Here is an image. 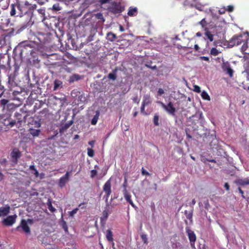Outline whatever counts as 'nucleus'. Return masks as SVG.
<instances>
[{
  "label": "nucleus",
  "instance_id": "nucleus-1",
  "mask_svg": "<svg viewBox=\"0 0 249 249\" xmlns=\"http://www.w3.org/2000/svg\"><path fill=\"white\" fill-rule=\"evenodd\" d=\"M36 4H32L28 1L15 0L9 6L10 14L12 17H22L24 15L32 14L36 9Z\"/></svg>",
  "mask_w": 249,
  "mask_h": 249
},
{
  "label": "nucleus",
  "instance_id": "nucleus-2",
  "mask_svg": "<svg viewBox=\"0 0 249 249\" xmlns=\"http://www.w3.org/2000/svg\"><path fill=\"white\" fill-rule=\"evenodd\" d=\"M108 10L113 14H120L124 10V7L120 2L113 1L108 7Z\"/></svg>",
  "mask_w": 249,
  "mask_h": 249
},
{
  "label": "nucleus",
  "instance_id": "nucleus-3",
  "mask_svg": "<svg viewBox=\"0 0 249 249\" xmlns=\"http://www.w3.org/2000/svg\"><path fill=\"white\" fill-rule=\"evenodd\" d=\"M244 36L242 34L235 35L230 40V43L233 46L240 45L243 42H244Z\"/></svg>",
  "mask_w": 249,
  "mask_h": 249
},
{
  "label": "nucleus",
  "instance_id": "nucleus-4",
  "mask_svg": "<svg viewBox=\"0 0 249 249\" xmlns=\"http://www.w3.org/2000/svg\"><path fill=\"white\" fill-rule=\"evenodd\" d=\"M161 104L162 107L167 111L168 113L174 116L175 115L176 112V108L174 107L173 104L172 102H170L167 105H165L162 102H160Z\"/></svg>",
  "mask_w": 249,
  "mask_h": 249
},
{
  "label": "nucleus",
  "instance_id": "nucleus-5",
  "mask_svg": "<svg viewBox=\"0 0 249 249\" xmlns=\"http://www.w3.org/2000/svg\"><path fill=\"white\" fill-rule=\"evenodd\" d=\"M50 101L53 102L55 105H58L59 107L64 106L66 102V98L65 97L61 98H58L56 96H53Z\"/></svg>",
  "mask_w": 249,
  "mask_h": 249
},
{
  "label": "nucleus",
  "instance_id": "nucleus-6",
  "mask_svg": "<svg viewBox=\"0 0 249 249\" xmlns=\"http://www.w3.org/2000/svg\"><path fill=\"white\" fill-rule=\"evenodd\" d=\"M186 231L190 242L191 246L192 247H194L196 241V235L194 232L191 230L189 228H186Z\"/></svg>",
  "mask_w": 249,
  "mask_h": 249
},
{
  "label": "nucleus",
  "instance_id": "nucleus-7",
  "mask_svg": "<svg viewBox=\"0 0 249 249\" xmlns=\"http://www.w3.org/2000/svg\"><path fill=\"white\" fill-rule=\"evenodd\" d=\"M16 215H10L7 216L6 218L3 220V224L7 226H12L16 222V219L17 218Z\"/></svg>",
  "mask_w": 249,
  "mask_h": 249
},
{
  "label": "nucleus",
  "instance_id": "nucleus-8",
  "mask_svg": "<svg viewBox=\"0 0 249 249\" xmlns=\"http://www.w3.org/2000/svg\"><path fill=\"white\" fill-rule=\"evenodd\" d=\"M103 191L106 193V199L107 200L111 193L110 180H108L103 186Z\"/></svg>",
  "mask_w": 249,
  "mask_h": 249
},
{
  "label": "nucleus",
  "instance_id": "nucleus-9",
  "mask_svg": "<svg viewBox=\"0 0 249 249\" xmlns=\"http://www.w3.org/2000/svg\"><path fill=\"white\" fill-rule=\"evenodd\" d=\"M11 158L14 160L15 163H17L18 159H19L21 156L20 151L18 149L14 148L11 153Z\"/></svg>",
  "mask_w": 249,
  "mask_h": 249
},
{
  "label": "nucleus",
  "instance_id": "nucleus-10",
  "mask_svg": "<svg viewBox=\"0 0 249 249\" xmlns=\"http://www.w3.org/2000/svg\"><path fill=\"white\" fill-rule=\"evenodd\" d=\"M21 228L22 230L26 233H29L30 232V228L28 226L27 222L25 220L22 219L21 221L20 225L17 227V229L18 230V229Z\"/></svg>",
  "mask_w": 249,
  "mask_h": 249
},
{
  "label": "nucleus",
  "instance_id": "nucleus-11",
  "mask_svg": "<svg viewBox=\"0 0 249 249\" xmlns=\"http://www.w3.org/2000/svg\"><path fill=\"white\" fill-rule=\"evenodd\" d=\"M69 176L70 172L67 171L64 176L60 178L59 181V185L60 187H62L65 185L66 183L69 179Z\"/></svg>",
  "mask_w": 249,
  "mask_h": 249
},
{
  "label": "nucleus",
  "instance_id": "nucleus-12",
  "mask_svg": "<svg viewBox=\"0 0 249 249\" xmlns=\"http://www.w3.org/2000/svg\"><path fill=\"white\" fill-rule=\"evenodd\" d=\"M124 197L126 201L128 202L132 207L135 208L136 206L133 203V201L131 199V196L130 193L128 192L127 190H124V192L123 193Z\"/></svg>",
  "mask_w": 249,
  "mask_h": 249
},
{
  "label": "nucleus",
  "instance_id": "nucleus-13",
  "mask_svg": "<svg viewBox=\"0 0 249 249\" xmlns=\"http://www.w3.org/2000/svg\"><path fill=\"white\" fill-rule=\"evenodd\" d=\"M10 206L8 205L5 207H1L0 208V217L6 215L10 212Z\"/></svg>",
  "mask_w": 249,
  "mask_h": 249
},
{
  "label": "nucleus",
  "instance_id": "nucleus-14",
  "mask_svg": "<svg viewBox=\"0 0 249 249\" xmlns=\"http://www.w3.org/2000/svg\"><path fill=\"white\" fill-rule=\"evenodd\" d=\"M72 124L73 121L71 120L61 125V127L59 128V132L63 133L65 131L68 129Z\"/></svg>",
  "mask_w": 249,
  "mask_h": 249
},
{
  "label": "nucleus",
  "instance_id": "nucleus-15",
  "mask_svg": "<svg viewBox=\"0 0 249 249\" xmlns=\"http://www.w3.org/2000/svg\"><path fill=\"white\" fill-rule=\"evenodd\" d=\"M108 216V210H105L102 213V215L100 217L101 224H104Z\"/></svg>",
  "mask_w": 249,
  "mask_h": 249
},
{
  "label": "nucleus",
  "instance_id": "nucleus-16",
  "mask_svg": "<svg viewBox=\"0 0 249 249\" xmlns=\"http://www.w3.org/2000/svg\"><path fill=\"white\" fill-rule=\"evenodd\" d=\"M210 23V22L207 20L206 18H204L200 21H199V24L203 29H204L205 31H207L209 29L207 26Z\"/></svg>",
  "mask_w": 249,
  "mask_h": 249
},
{
  "label": "nucleus",
  "instance_id": "nucleus-17",
  "mask_svg": "<svg viewBox=\"0 0 249 249\" xmlns=\"http://www.w3.org/2000/svg\"><path fill=\"white\" fill-rule=\"evenodd\" d=\"M235 182L239 185L244 186L245 185H249V178L238 179L236 180Z\"/></svg>",
  "mask_w": 249,
  "mask_h": 249
},
{
  "label": "nucleus",
  "instance_id": "nucleus-18",
  "mask_svg": "<svg viewBox=\"0 0 249 249\" xmlns=\"http://www.w3.org/2000/svg\"><path fill=\"white\" fill-rule=\"evenodd\" d=\"M138 14V9L137 7H130L127 14L129 16H136Z\"/></svg>",
  "mask_w": 249,
  "mask_h": 249
},
{
  "label": "nucleus",
  "instance_id": "nucleus-19",
  "mask_svg": "<svg viewBox=\"0 0 249 249\" xmlns=\"http://www.w3.org/2000/svg\"><path fill=\"white\" fill-rule=\"evenodd\" d=\"M223 69L224 71H226L227 73L228 74V75L231 78L233 77V71L231 68L229 64H228L227 65L225 66V67H223Z\"/></svg>",
  "mask_w": 249,
  "mask_h": 249
},
{
  "label": "nucleus",
  "instance_id": "nucleus-20",
  "mask_svg": "<svg viewBox=\"0 0 249 249\" xmlns=\"http://www.w3.org/2000/svg\"><path fill=\"white\" fill-rule=\"evenodd\" d=\"M16 121H11L10 119H4L3 122V124L8 127H12L16 124Z\"/></svg>",
  "mask_w": 249,
  "mask_h": 249
},
{
  "label": "nucleus",
  "instance_id": "nucleus-21",
  "mask_svg": "<svg viewBox=\"0 0 249 249\" xmlns=\"http://www.w3.org/2000/svg\"><path fill=\"white\" fill-rule=\"evenodd\" d=\"M113 234L111 230H107L106 232V237L108 241H112L113 240Z\"/></svg>",
  "mask_w": 249,
  "mask_h": 249
},
{
  "label": "nucleus",
  "instance_id": "nucleus-22",
  "mask_svg": "<svg viewBox=\"0 0 249 249\" xmlns=\"http://www.w3.org/2000/svg\"><path fill=\"white\" fill-rule=\"evenodd\" d=\"M29 132L32 136L37 137L39 135L40 133V130L30 128L29 129Z\"/></svg>",
  "mask_w": 249,
  "mask_h": 249
},
{
  "label": "nucleus",
  "instance_id": "nucleus-23",
  "mask_svg": "<svg viewBox=\"0 0 249 249\" xmlns=\"http://www.w3.org/2000/svg\"><path fill=\"white\" fill-rule=\"evenodd\" d=\"M245 40L244 41V42H242L243 44L241 48V51L243 53H245V52L247 50V49L248 48V38L247 36H245Z\"/></svg>",
  "mask_w": 249,
  "mask_h": 249
},
{
  "label": "nucleus",
  "instance_id": "nucleus-24",
  "mask_svg": "<svg viewBox=\"0 0 249 249\" xmlns=\"http://www.w3.org/2000/svg\"><path fill=\"white\" fill-rule=\"evenodd\" d=\"M118 71V69L115 68L113 70L112 72L109 73L108 75V78L113 81H114L116 79V73Z\"/></svg>",
  "mask_w": 249,
  "mask_h": 249
},
{
  "label": "nucleus",
  "instance_id": "nucleus-25",
  "mask_svg": "<svg viewBox=\"0 0 249 249\" xmlns=\"http://www.w3.org/2000/svg\"><path fill=\"white\" fill-rule=\"evenodd\" d=\"M15 116L17 118V121L16 122L18 124H20L23 120L25 121V116L22 117V115L18 113H16Z\"/></svg>",
  "mask_w": 249,
  "mask_h": 249
},
{
  "label": "nucleus",
  "instance_id": "nucleus-26",
  "mask_svg": "<svg viewBox=\"0 0 249 249\" xmlns=\"http://www.w3.org/2000/svg\"><path fill=\"white\" fill-rule=\"evenodd\" d=\"M62 82L60 80H55L54 81L53 90H55L60 87H62Z\"/></svg>",
  "mask_w": 249,
  "mask_h": 249
},
{
  "label": "nucleus",
  "instance_id": "nucleus-27",
  "mask_svg": "<svg viewBox=\"0 0 249 249\" xmlns=\"http://www.w3.org/2000/svg\"><path fill=\"white\" fill-rule=\"evenodd\" d=\"M107 37L108 40L110 41H113L117 38V36L114 33L109 32L107 34Z\"/></svg>",
  "mask_w": 249,
  "mask_h": 249
},
{
  "label": "nucleus",
  "instance_id": "nucleus-28",
  "mask_svg": "<svg viewBox=\"0 0 249 249\" xmlns=\"http://www.w3.org/2000/svg\"><path fill=\"white\" fill-rule=\"evenodd\" d=\"M201 96L203 100H207V101H210V100H211V98H210V96L208 95L207 92L205 90H203L201 92Z\"/></svg>",
  "mask_w": 249,
  "mask_h": 249
},
{
  "label": "nucleus",
  "instance_id": "nucleus-29",
  "mask_svg": "<svg viewBox=\"0 0 249 249\" xmlns=\"http://www.w3.org/2000/svg\"><path fill=\"white\" fill-rule=\"evenodd\" d=\"M151 103L150 96L148 95L144 96L143 97V100L142 103V104L145 106L148 105Z\"/></svg>",
  "mask_w": 249,
  "mask_h": 249
},
{
  "label": "nucleus",
  "instance_id": "nucleus-30",
  "mask_svg": "<svg viewBox=\"0 0 249 249\" xmlns=\"http://www.w3.org/2000/svg\"><path fill=\"white\" fill-rule=\"evenodd\" d=\"M99 116V112H97L96 114L94 116L91 121V124L92 125H95L97 124Z\"/></svg>",
  "mask_w": 249,
  "mask_h": 249
},
{
  "label": "nucleus",
  "instance_id": "nucleus-31",
  "mask_svg": "<svg viewBox=\"0 0 249 249\" xmlns=\"http://www.w3.org/2000/svg\"><path fill=\"white\" fill-rule=\"evenodd\" d=\"M205 31V36H207V38L209 39L210 41H213V36L208 30Z\"/></svg>",
  "mask_w": 249,
  "mask_h": 249
},
{
  "label": "nucleus",
  "instance_id": "nucleus-32",
  "mask_svg": "<svg viewBox=\"0 0 249 249\" xmlns=\"http://www.w3.org/2000/svg\"><path fill=\"white\" fill-rule=\"evenodd\" d=\"M219 53L218 50L215 48H212L210 51V54L213 56L217 55Z\"/></svg>",
  "mask_w": 249,
  "mask_h": 249
},
{
  "label": "nucleus",
  "instance_id": "nucleus-33",
  "mask_svg": "<svg viewBox=\"0 0 249 249\" xmlns=\"http://www.w3.org/2000/svg\"><path fill=\"white\" fill-rule=\"evenodd\" d=\"M47 205L48 208L50 211L52 213L55 212V209L53 206L52 202L50 201L49 200L48 202L47 203Z\"/></svg>",
  "mask_w": 249,
  "mask_h": 249
},
{
  "label": "nucleus",
  "instance_id": "nucleus-34",
  "mask_svg": "<svg viewBox=\"0 0 249 249\" xmlns=\"http://www.w3.org/2000/svg\"><path fill=\"white\" fill-rule=\"evenodd\" d=\"M52 9L55 11H58L61 9V7L60 6L59 4L56 3L53 5Z\"/></svg>",
  "mask_w": 249,
  "mask_h": 249
},
{
  "label": "nucleus",
  "instance_id": "nucleus-35",
  "mask_svg": "<svg viewBox=\"0 0 249 249\" xmlns=\"http://www.w3.org/2000/svg\"><path fill=\"white\" fill-rule=\"evenodd\" d=\"M88 155L90 157H93L94 156V151L92 149L88 148L87 149Z\"/></svg>",
  "mask_w": 249,
  "mask_h": 249
},
{
  "label": "nucleus",
  "instance_id": "nucleus-36",
  "mask_svg": "<svg viewBox=\"0 0 249 249\" xmlns=\"http://www.w3.org/2000/svg\"><path fill=\"white\" fill-rule=\"evenodd\" d=\"M62 227L66 233L68 232V228L66 222L64 221H63L62 222Z\"/></svg>",
  "mask_w": 249,
  "mask_h": 249
},
{
  "label": "nucleus",
  "instance_id": "nucleus-37",
  "mask_svg": "<svg viewBox=\"0 0 249 249\" xmlns=\"http://www.w3.org/2000/svg\"><path fill=\"white\" fill-rule=\"evenodd\" d=\"M174 45L175 46H176L177 47V48L178 49H181V48H183V49L184 50H186V49L187 48H192V46H187V47H183L181 45L178 44V43H174Z\"/></svg>",
  "mask_w": 249,
  "mask_h": 249
},
{
  "label": "nucleus",
  "instance_id": "nucleus-38",
  "mask_svg": "<svg viewBox=\"0 0 249 249\" xmlns=\"http://www.w3.org/2000/svg\"><path fill=\"white\" fill-rule=\"evenodd\" d=\"M154 124L158 126L159 125V116L158 115H155L153 119Z\"/></svg>",
  "mask_w": 249,
  "mask_h": 249
},
{
  "label": "nucleus",
  "instance_id": "nucleus-39",
  "mask_svg": "<svg viewBox=\"0 0 249 249\" xmlns=\"http://www.w3.org/2000/svg\"><path fill=\"white\" fill-rule=\"evenodd\" d=\"M78 210H79L78 208H76L73 209V210H72L71 211L69 212V215L70 216H73L75 213H76L77 212Z\"/></svg>",
  "mask_w": 249,
  "mask_h": 249
},
{
  "label": "nucleus",
  "instance_id": "nucleus-40",
  "mask_svg": "<svg viewBox=\"0 0 249 249\" xmlns=\"http://www.w3.org/2000/svg\"><path fill=\"white\" fill-rule=\"evenodd\" d=\"M79 95H78V100H80L81 102H84L86 100V98L85 96H83L82 94H81V93L80 92H78Z\"/></svg>",
  "mask_w": 249,
  "mask_h": 249
},
{
  "label": "nucleus",
  "instance_id": "nucleus-41",
  "mask_svg": "<svg viewBox=\"0 0 249 249\" xmlns=\"http://www.w3.org/2000/svg\"><path fill=\"white\" fill-rule=\"evenodd\" d=\"M141 237L144 243H147V235L146 234H142L141 235Z\"/></svg>",
  "mask_w": 249,
  "mask_h": 249
},
{
  "label": "nucleus",
  "instance_id": "nucleus-42",
  "mask_svg": "<svg viewBox=\"0 0 249 249\" xmlns=\"http://www.w3.org/2000/svg\"><path fill=\"white\" fill-rule=\"evenodd\" d=\"M185 214L187 218V219H188L189 220L192 219V213H188L187 211H185Z\"/></svg>",
  "mask_w": 249,
  "mask_h": 249
},
{
  "label": "nucleus",
  "instance_id": "nucleus-43",
  "mask_svg": "<svg viewBox=\"0 0 249 249\" xmlns=\"http://www.w3.org/2000/svg\"><path fill=\"white\" fill-rule=\"evenodd\" d=\"M127 179L126 178H124V182L123 184V188H124V189H123V193L124 192V190L125 189V190H127L126 188H127Z\"/></svg>",
  "mask_w": 249,
  "mask_h": 249
},
{
  "label": "nucleus",
  "instance_id": "nucleus-44",
  "mask_svg": "<svg viewBox=\"0 0 249 249\" xmlns=\"http://www.w3.org/2000/svg\"><path fill=\"white\" fill-rule=\"evenodd\" d=\"M234 10V7L232 5H228L226 8V10L229 12H232Z\"/></svg>",
  "mask_w": 249,
  "mask_h": 249
},
{
  "label": "nucleus",
  "instance_id": "nucleus-45",
  "mask_svg": "<svg viewBox=\"0 0 249 249\" xmlns=\"http://www.w3.org/2000/svg\"><path fill=\"white\" fill-rule=\"evenodd\" d=\"M194 90L195 91H196V92H197V93L200 92V91H201L200 88L198 86L195 85L194 86Z\"/></svg>",
  "mask_w": 249,
  "mask_h": 249
},
{
  "label": "nucleus",
  "instance_id": "nucleus-46",
  "mask_svg": "<svg viewBox=\"0 0 249 249\" xmlns=\"http://www.w3.org/2000/svg\"><path fill=\"white\" fill-rule=\"evenodd\" d=\"M36 127L39 128L41 126V124L40 123V121H35L33 124Z\"/></svg>",
  "mask_w": 249,
  "mask_h": 249
},
{
  "label": "nucleus",
  "instance_id": "nucleus-47",
  "mask_svg": "<svg viewBox=\"0 0 249 249\" xmlns=\"http://www.w3.org/2000/svg\"><path fill=\"white\" fill-rule=\"evenodd\" d=\"M90 173H91L90 177H91V178H93L95 176H96V175L97 174V172L96 170H92L90 172Z\"/></svg>",
  "mask_w": 249,
  "mask_h": 249
},
{
  "label": "nucleus",
  "instance_id": "nucleus-48",
  "mask_svg": "<svg viewBox=\"0 0 249 249\" xmlns=\"http://www.w3.org/2000/svg\"><path fill=\"white\" fill-rule=\"evenodd\" d=\"M99 2L101 4H103L108 3L110 0H96Z\"/></svg>",
  "mask_w": 249,
  "mask_h": 249
},
{
  "label": "nucleus",
  "instance_id": "nucleus-49",
  "mask_svg": "<svg viewBox=\"0 0 249 249\" xmlns=\"http://www.w3.org/2000/svg\"><path fill=\"white\" fill-rule=\"evenodd\" d=\"M8 100L7 99H2L0 101V104L3 106H4L5 105H6L8 103Z\"/></svg>",
  "mask_w": 249,
  "mask_h": 249
},
{
  "label": "nucleus",
  "instance_id": "nucleus-50",
  "mask_svg": "<svg viewBox=\"0 0 249 249\" xmlns=\"http://www.w3.org/2000/svg\"><path fill=\"white\" fill-rule=\"evenodd\" d=\"M142 175L149 176V173L146 171L143 167L142 169Z\"/></svg>",
  "mask_w": 249,
  "mask_h": 249
},
{
  "label": "nucleus",
  "instance_id": "nucleus-51",
  "mask_svg": "<svg viewBox=\"0 0 249 249\" xmlns=\"http://www.w3.org/2000/svg\"><path fill=\"white\" fill-rule=\"evenodd\" d=\"M244 58L247 62L248 63V66L249 67V53H248L246 56H244Z\"/></svg>",
  "mask_w": 249,
  "mask_h": 249
},
{
  "label": "nucleus",
  "instance_id": "nucleus-52",
  "mask_svg": "<svg viewBox=\"0 0 249 249\" xmlns=\"http://www.w3.org/2000/svg\"><path fill=\"white\" fill-rule=\"evenodd\" d=\"M199 58L201 60H204V61H209V58L207 56H200L199 57Z\"/></svg>",
  "mask_w": 249,
  "mask_h": 249
},
{
  "label": "nucleus",
  "instance_id": "nucleus-53",
  "mask_svg": "<svg viewBox=\"0 0 249 249\" xmlns=\"http://www.w3.org/2000/svg\"><path fill=\"white\" fill-rule=\"evenodd\" d=\"M238 190L239 192V193L241 194V196H242V197L243 198H245V196H244V192L241 189L240 187H239L238 188Z\"/></svg>",
  "mask_w": 249,
  "mask_h": 249
},
{
  "label": "nucleus",
  "instance_id": "nucleus-54",
  "mask_svg": "<svg viewBox=\"0 0 249 249\" xmlns=\"http://www.w3.org/2000/svg\"><path fill=\"white\" fill-rule=\"evenodd\" d=\"M158 93L159 95H162L164 93V91L162 89H159Z\"/></svg>",
  "mask_w": 249,
  "mask_h": 249
},
{
  "label": "nucleus",
  "instance_id": "nucleus-55",
  "mask_svg": "<svg viewBox=\"0 0 249 249\" xmlns=\"http://www.w3.org/2000/svg\"><path fill=\"white\" fill-rule=\"evenodd\" d=\"M224 188L227 191H229L230 190V185L228 184V183H225L224 184Z\"/></svg>",
  "mask_w": 249,
  "mask_h": 249
},
{
  "label": "nucleus",
  "instance_id": "nucleus-56",
  "mask_svg": "<svg viewBox=\"0 0 249 249\" xmlns=\"http://www.w3.org/2000/svg\"><path fill=\"white\" fill-rule=\"evenodd\" d=\"M27 223H28L29 224H32L33 223V220L31 219H28L26 221Z\"/></svg>",
  "mask_w": 249,
  "mask_h": 249
},
{
  "label": "nucleus",
  "instance_id": "nucleus-57",
  "mask_svg": "<svg viewBox=\"0 0 249 249\" xmlns=\"http://www.w3.org/2000/svg\"><path fill=\"white\" fill-rule=\"evenodd\" d=\"M145 105L142 104V107H141V111L142 113H143L144 111Z\"/></svg>",
  "mask_w": 249,
  "mask_h": 249
},
{
  "label": "nucleus",
  "instance_id": "nucleus-58",
  "mask_svg": "<svg viewBox=\"0 0 249 249\" xmlns=\"http://www.w3.org/2000/svg\"><path fill=\"white\" fill-rule=\"evenodd\" d=\"M133 101L134 102H136L137 103H139V101L138 100V97L137 96H136L135 97H134L133 98Z\"/></svg>",
  "mask_w": 249,
  "mask_h": 249
},
{
  "label": "nucleus",
  "instance_id": "nucleus-59",
  "mask_svg": "<svg viewBox=\"0 0 249 249\" xmlns=\"http://www.w3.org/2000/svg\"><path fill=\"white\" fill-rule=\"evenodd\" d=\"M29 168L31 170H33V171L36 170V168H35V166L34 165H30Z\"/></svg>",
  "mask_w": 249,
  "mask_h": 249
},
{
  "label": "nucleus",
  "instance_id": "nucleus-60",
  "mask_svg": "<svg viewBox=\"0 0 249 249\" xmlns=\"http://www.w3.org/2000/svg\"><path fill=\"white\" fill-rule=\"evenodd\" d=\"M34 175H35V176L36 177H38L39 176L38 172L37 171L36 169V170H34Z\"/></svg>",
  "mask_w": 249,
  "mask_h": 249
},
{
  "label": "nucleus",
  "instance_id": "nucleus-61",
  "mask_svg": "<svg viewBox=\"0 0 249 249\" xmlns=\"http://www.w3.org/2000/svg\"><path fill=\"white\" fill-rule=\"evenodd\" d=\"M6 162H7V160L5 159H3L1 160V161H0V163L1 164H4V165L6 164Z\"/></svg>",
  "mask_w": 249,
  "mask_h": 249
},
{
  "label": "nucleus",
  "instance_id": "nucleus-62",
  "mask_svg": "<svg viewBox=\"0 0 249 249\" xmlns=\"http://www.w3.org/2000/svg\"><path fill=\"white\" fill-rule=\"evenodd\" d=\"M194 48L196 51H198L199 49V47L198 46V45L197 44H195L194 46Z\"/></svg>",
  "mask_w": 249,
  "mask_h": 249
},
{
  "label": "nucleus",
  "instance_id": "nucleus-63",
  "mask_svg": "<svg viewBox=\"0 0 249 249\" xmlns=\"http://www.w3.org/2000/svg\"><path fill=\"white\" fill-rule=\"evenodd\" d=\"M94 143V141H91L89 142V144L91 146H93V144Z\"/></svg>",
  "mask_w": 249,
  "mask_h": 249
},
{
  "label": "nucleus",
  "instance_id": "nucleus-64",
  "mask_svg": "<svg viewBox=\"0 0 249 249\" xmlns=\"http://www.w3.org/2000/svg\"><path fill=\"white\" fill-rule=\"evenodd\" d=\"M196 200L195 199H193L192 200V202H191V204H190V205H194L195 204H196Z\"/></svg>",
  "mask_w": 249,
  "mask_h": 249
}]
</instances>
